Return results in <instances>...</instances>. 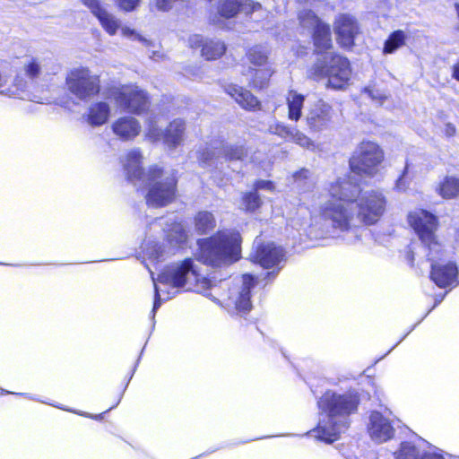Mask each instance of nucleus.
Instances as JSON below:
<instances>
[{
	"instance_id": "nucleus-1",
	"label": "nucleus",
	"mask_w": 459,
	"mask_h": 459,
	"mask_svg": "<svg viewBox=\"0 0 459 459\" xmlns=\"http://www.w3.org/2000/svg\"><path fill=\"white\" fill-rule=\"evenodd\" d=\"M328 201L321 207V214L332 226L347 230L359 223L375 224L385 211L386 199L378 190L362 191L351 175L339 178L330 184Z\"/></svg>"
},
{
	"instance_id": "nucleus-2",
	"label": "nucleus",
	"mask_w": 459,
	"mask_h": 459,
	"mask_svg": "<svg viewBox=\"0 0 459 459\" xmlns=\"http://www.w3.org/2000/svg\"><path fill=\"white\" fill-rule=\"evenodd\" d=\"M358 403V396L352 393L325 392L318 401L321 412L315 437L327 443L336 440L347 429L349 415L357 410Z\"/></svg>"
},
{
	"instance_id": "nucleus-3",
	"label": "nucleus",
	"mask_w": 459,
	"mask_h": 459,
	"mask_svg": "<svg viewBox=\"0 0 459 459\" xmlns=\"http://www.w3.org/2000/svg\"><path fill=\"white\" fill-rule=\"evenodd\" d=\"M240 242L241 238L238 232L220 231L200 243L198 259L212 266L233 263L239 257Z\"/></svg>"
},
{
	"instance_id": "nucleus-4",
	"label": "nucleus",
	"mask_w": 459,
	"mask_h": 459,
	"mask_svg": "<svg viewBox=\"0 0 459 459\" xmlns=\"http://www.w3.org/2000/svg\"><path fill=\"white\" fill-rule=\"evenodd\" d=\"M21 71L13 79L12 87H5L4 94L10 97L24 98L30 86L46 75L57 74L59 65L50 57L27 56L22 61Z\"/></svg>"
},
{
	"instance_id": "nucleus-5",
	"label": "nucleus",
	"mask_w": 459,
	"mask_h": 459,
	"mask_svg": "<svg viewBox=\"0 0 459 459\" xmlns=\"http://www.w3.org/2000/svg\"><path fill=\"white\" fill-rule=\"evenodd\" d=\"M309 76L315 80L327 78L328 88L342 90L351 77L350 62L340 55L325 53L309 69Z\"/></svg>"
},
{
	"instance_id": "nucleus-6",
	"label": "nucleus",
	"mask_w": 459,
	"mask_h": 459,
	"mask_svg": "<svg viewBox=\"0 0 459 459\" xmlns=\"http://www.w3.org/2000/svg\"><path fill=\"white\" fill-rule=\"evenodd\" d=\"M157 281L200 293L211 286L210 281L198 273L192 259L169 265L159 274Z\"/></svg>"
},
{
	"instance_id": "nucleus-7",
	"label": "nucleus",
	"mask_w": 459,
	"mask_h": 459,
	"mask_svg": "<svg viewBox=\"0 0 459 459\" xmlns=\"http://www.w3.org/2000/svg\"><path fill=\"white\" fill-rule=\"evenodd\" d=\"M177 182L174 170H164L158 166L151 167L145 181L141 183L148 187L147 204L154 207L170 204L176 196Z\"/></svg>"
},
{
	"instance_id": "nucleus-8",
	"label": "nucleus",
	"mask_w": 459,
	"mask_h": 459,
	"mask_svg": "<svg viewBox=\"0 0 459 459\" xmlns=\"http://www.w3.org/2000/svg\"><path fill=\"white\" fill-rule=\"evenodd\" d=\"M408 223L429 248V260L434 261L442 251L436 235L439 225L437 217L427 210L415 209L408 214Z\"/></svg>"
},
{
	"instance_id": "nucleus-9",
	"label": "nucleus",
	"mask_w": 459,
	"mask_h": 459,
	"mask_svg": "<svg viewBox=\"0 0 459 459\" xmlns=\"http://www.w3.org/2000/svg\"><path fill=\"white\" fill-rule=\"evenodd\" d=\"M384 160V152L374 142H362L350 160L351 173L373 177Z\"/></svg>"
},
{
	"instance_id": "nucleus-10",
	"label": "nucleus",
	"mask_w": 459,
	"mask_h": 459,
	"mask_svg": "<svg viewBox=\"0 0 459 459\" xmlns=\"http://www.w3.org/2000/svg\"><path fill=\"white\" fill-rule=\"evenodd\" d=\"M83 4L98 18L102 28L109 35H115L120 29L121 34L125 38L137 40L147 48L153 47V43L150 39L140 35L135 30L126 25H122L121 22L115 15L108 13L99 0H83Z\"/></svg>"
},
{
	"instance_id": "nucleus-11",
	"label": "nucleus",
	"mask_w": 459,
	"mask_h": 459,
	"mask_svg": "<svg viewBox=\"0 0 459 459\" xmlns=\"http://www.w3.org/2000/svg\"><path fill=\"white\" fill-rule=\"evenodd\" d=\"M67 90L81 100H89L100 91V78L92 74L86 67H75L69 70L65 76Z\"/></svg>"
},
{
	"instance_id": "nucleus-12",
	"label": "nucleus",
	"mask_w": 459,
	"mask_h": 459,
	"mask_svg": "<svg viewBox=\"0 0 459 459\" xmlns=\"http://www.w3.org/2000/svg\"><path fill=\"white\" fill-rule=\"evenodd\" d=\"M111 95L118 107L136 115L146 111L150 105L148 93L137 85H123Z\"/></svg>"
},
{
	"instance_id": "nucleus-13",
	"label": "nucleus",
	"mask_w": 459,
	"mask_h": 459,
	"mask_svg": "<svg viewBox=\"0 0 459 459\" xmlns=\"http://www.w3.org/2000/svg\"><path fill=\"white\" fill-rule=\"evenodd\" d=\"M254 286V278L250 274H244L240 285L230 290V295L225 302L229 310H236L238 313H247L251 309L250 290Z\"/></svg>"
},
{
	"instance_id": "nucleus-14",
	"label": "nucleus",
	"mask_w": 459,
	"mask_h": 459,
	"mask_svg": "<svg viewBox=\"0 0 459 459\" xmlns=\"http://www.w3.org/2000/svg\"><path fill=\"white\" fill-rule=\"evenodd\" d=\"M336 40L341 47L350 48L354 44V39L359 32L356 19L347 13L339 14L333 24Z\"/></svg>"
},
{
	"instance_id": "nucleus-15",
	"label": "nucleus",
	"mask_w": 459,
	"mask_h": 459,
	"mask_svg": "<svg viewBox=\"0 0 459 459\" xmlns=\"http://www.w3.org/2000/svg\"><path fill=\"white\" fill-rule=\"evenodd\" d=\"M188 44L192 48H202V56L207 60L218 59L226 51V45L223 41L204 39L198 34L190 36Z\"/></svg>"
},
{
	"instance_id": "nucleus-16",
	"label": "nucleus",
	"mask_w": 459,
	"mask_h": 459,
	"mask_svg": "<svg viewBox=\"0 0 459 459\" xmlns=\"http://www.w3.org/2000/svg\"><path fill=\"white\" fill-rule=\"evenodd\" d=\"M332 118V107L323 100H318L309 110L307 116V123L310 129L322 131L327 127Z\"/></svg>"
},
{
	"instance_id": "nucleus-17",
	"label": "nucleus",
	"mask_w": 459,
	"mask_h": 459,
	"mask_svg": "<svg viewBox=\"0 0 459 459\" xmlns=\"http://www.w3.org/2000/svg\"><path fill=\"white\" fill-rule=\"evenodd\" d=\"M368 433L377 443H383L394 437V429L390 421L377 411H373L369 418Z\"/></svg>"
},
{
	"instance_id": "nucleus-18",
	"label": "nucleus",
	"mask_w": 459,
	"mask_h": 459,
	"mask_svg": "<svg viewBox=\"0 0 459 459\" xmlns=\"http://www.w3.org/2000/svg\"><path fill=\"white\" fill-rule=\"evenodd\" d=\"M283 256L284 253L281 247H276L273 243H267L257 246L252 260L264 268H271L278 264Z\"/></svg>"
},
{
	"instance_id": "nucleus-19",
	"label": "nucleus",
	"mask_w": 459,
	"mask_h": 459,
	"mask_svg": "<svg viewBox=\"0 0 459 459\" xmlns=\"http://www.w3.org/2000/svg\"><path fill=\"white\" fill-rule=\"evenodd\" d=\"M430 278L440 288L450 286L457 281V266L452 262L446 264L432 262Z\"/></svg>"
},
{
	"instance_id": "nucleus-20",
	"label": "nucleus",
	"mask_w": 459,
	"mask_h": 459,
	"mask_svg": "<svg viewBox=\"0 0 459 459\" xmlns=\"http://www.w3.org/2000/svg\"><path fill=\"white\" fill-rule=\"evenodd\" d=\"M394 456L395 459H444L438 448L429 446L428 451L420 452L410 442L402 443Z\"/></svg>"
},
{
	"instance_id": "nucleus-21",
	"label": "nucleus",
	"mask_w": 459,
	"mask_h": 459,
	"mask_svg": "<svg viewBox=\"0 0 459 459\" xmlns=\"http://www.w3.org/2000/svg\"><path fill=\"white\" fill-rule=\"evenodd\" d=\"M142 155L138 150L130 151L125 160H123L124 169L126 171L128 180L134 185L145 181L147 173H144L142 169Z\"/></svg>"
},
{
	"instance_id": "nucleus-22",
	"label": "nucleus",
	"mask_w": 459,
	"mask_h": 459,
	"mask_svg": "<svg viewBox=\"0 0 459 459\" xmlns=\"http://www.w3.org/2000/svg\"><path fill=\"white\" fill-rule=\"evenodd\" d=\"M261 7L259 3L252 0H221L218 8L221 16L230 18L235 16L238 12L247 13H252Z\"/></svg>"
},
{
	"instance_id": "nucleus-23",
	"label": "nucleus",
	"mask_w": 459,
	"mask_h": 459,
	"mask_svg": "<svg viewBox=\"0 0 459 459\" xmlns=\"http://www.w3.org/2000/svg\"><path fill=\"white\" fill-rule=\"evenodd\" d=\"M269 132L276 134L283 139H288L303 148H310L313 146L312 141L303 133L295 128L289 127L282 123H273L269 126Z\"/></svg>"
},
{
	"instance_id": "nucleus-24",
	"label": "nucleus",
	"mask_w": 459,
	"mask_h": 459,
	"mask_svg": "<svg viewBox=\"0 0 459 459\" xmlns=\"http://www.w3.org/2000/svg\"><path fill=\"white\" fill-rule=\"evenodd\" d=\"M225 91L244 109L254 111L260 108V102L249 91L236 84H227Z\"/></svg>"
},
{
	"instance_id": "nucleus-25",
	"label": "nucleus",
	"mask_w": 459,
	"mask_h": 459,
	"mask_svg": "<svg viewBox=\"0 0 459 459\" xmlns=\"http://www.w3.org/2000/svg\"><path fill=\"white\" fill-rule=\"evenodd\" d=\"M114 134L121 140L129 141L135 138L141 132L139 121L133 117H122L112 125Z\"/></svg>"
},
{
	"instance_id": "nucleus-26",
	"label": "nucleus",
	"mask_w": 459,
	"mask_h": 459,
	"mask_svg": "<svg viewBox=\"0 0 459 459\" xmlns=\"http://www.w3.org/2000/svg\"><path fill=\"white\" fill-rule=\"evenodd\" d=\"M186 123L180 118L169 123L163 134V142L169 149H176L185 139Z\"/></svg>"
},
{
	"instance_id": "nucleus-27",
	"label": "nucleus",
	"mask_w": 459,
	"mask_h": 459,
	"mask_svg": "<svg viewBox=\"0 0 459 459\" xmlns=\"http://www.w3.org/2000/svg\"><path fill=\"white\" fill-rule=\"evenodd\" d=\"M109 115L110 107L107 102H96L89 107L86 121L91 126H100L108 121Z\"/></svg>"
},
{
	"instance_id": "nucleus-28",
	"label": "nucleus",
	"mask_w": 459,
	"mask_h": 459,
	"mask_svg": "<svg viewBox=\"0 0 459 459\" xmlns=\"http://www.w3.org/2000/svg\"><path fill=\"white\" fill-rule=\"evenodd\" d=\"M436 193L444 199H453L459 195V178L445 177L435 188Z\"/></svg>"
},
{
	"instance_id": "nucleus-29",
	"label": "nucleus",
	"mask_w": 459,
	"mask_h": 459,
	"mask_svg": "<svg viewBox=\"0 0 459 459\" xmlns=\"http://www.w3.org/2000/svg\"><path fill=\"white\" fill-rule=\"evenodd\" d=\"M313 39L316 48L319 51L326 50L332 47L331 30L329 25L319 24L313 30Z\"/></svg>"
},
{
	"instance_id": "nucleus-30",
	"label": "nucleus",
	"mask_w": 459,
	"mask_h": 459,
	"mask_svg": "<svg viewBox=\"0 0 459 459\" xmlns=\"http://www.w3.org/2000/svg\"><path fill=\"white\" fill-rule=\"evenodd\" d=\"M273 73V71L270 67L263 69L248 68V77L247 80L253 87L262 89L267 84Z\"/></svg>"
},
{
	"instance_id": "nucleus-31",
	"label": "nucleus",
	"mask_w": 459,
	"mask_h": 459,
	"mask_svg": "<svg viewBox=\"0 0 459 459\" xmlns=\"http://www.w3.org/2000/svg\"><path fill=\"white\" fill-rule=\"evenodd\" d=\"M220 153L226 160H243L247 156V151L243 145L220 143Z\"/></svg>"
},
{
	"instance_id": "nucleus-32",
	"label": "nucleus",
	"mask_w": 459,
	"mask_h": 459,
	"mask_svg": "<svg viewBox=\"0 0 459 459\" xmlns=\"http://www.w3.org/2000/svg\"><path fill=\"white\" fill-rule=\"evenodd\" d=\"M305 97L296 91H290L287 97L289 108V118L293 121H298L301 117V110Z\"/></svg>"
},
{
	"instance_id": "nucleus-33",
	"label": "nucleus",
	"mask_w": 459,
	"mask_h": 459,
	"mask_svg": "<svg viewBox=\"0 0 459 459\" xmlns=\"http://www.w3.org/2000/svg\"><path fill=\"white\" fill-rule=\"evenodd\" d=\"M195 230L205 234L215 227V219L212 212L207 211L199 212L195 217Z\"/></svg>"
},
{
	"instance_id": "nucleus-34",
	"label": "nucleus",
	"mask_w": 459,
	"mask_h": 459,
	"mask_svg": "<svg viewBox=\"0 0 459 459\" xmlns=\"http://www.w3.org/2000/svg\"><path fill=\"white\" fill-rule=\"evenodd\" d=\"M220 156V145L212 147L206 146L197 152V160L203 167L212 165L214 160L219 159Z\"/></svg>"
},
{
	"instance_id": "nucleus-35",
	"label": "nucleus",
	"mask_w": 459,
	"mask_h": 459,
	"mask_svg": "<svg viewBox=\"0 0 459 459\" xmlns=\"http://www.w3.org/2000/svg\"><path fill=\"white\" fill-rule=\"evenodd\" d=\"M405 42V34L402 30H396L393 32L388 39L385 43L384 52L386 54H391L394 52L397 48L404 45Z\"/></svg>"
},
{
	"instance_id": "nucleus-36",
	"label": "nucleus",
	"mask_w": 459,
	"mask_h": 459,
	"mask_svg": "<svg viewBox=\"0 0 459 459\" xmlns=\"http://www.w3.org/2000/svg\"><path fill=\"white\" fill-rule=\"evenodd\" d=\"M299 19L302 27L311 30L323 23L316 13L310 10L301 11L299 14Z\"/></svg>"
},
{
	"instance_id": "nucleus-37",
	"label": "nucleus",
	"mask_w": 459,
	"mask_h": 459,
	"mask_svg": "<svg viewBox=\"0 0 459 459\" xmlns=\"http://www.w3.org/2000/svg\"><path fill=\"white\" fill-rule=\"evenodd\" d=\"M247 58L252 65L255 66H263L266 65L268 56L264 48L255 46L249 49Z\"/></svg>"
},
{
	"instance_id": "nucleus-38",
	"label": "nucleus",
	"mask_w": 459,
	"mask_h": 459,
	"mask_svg": "<svg viewBox=\"0 0 459 459\" xmlns=\"http://www.w3.org/2000/svg\"><path fill=\"white\" fill-rule=\"evenodd\" d=\"M261 204V199L255 190V192L244 194L241 208L248 212H254L260 207Z\"/></svg>"
},
{
	"instance_id": "nucleus-39",
	"label": "nucleus",
	"mask_w": 459,
	"mask_h": 459,
	"mask_svg": "<svg viewBox=\"0 0 459 459\" xmlns=\"http://www.w3.org/2000/svg\"><path fill=\"white\" fill-rule=\"evenodd\" d=\"M167 238L172 244H180L186 240L187 235L182 224L175 223L168 231Z\"/></svg>"
},
{
	"instance_id": "nucleus-40",
	"label": "nucleus",
	"mask_w": 459,
	"mask_h": 459,
	"mask_svg": "<svg viewBox=\"0 0 459 459\" xmlns=\"http://www.w3.org/2000/svg\"><path fill=\"white\" fill-rule=\"evenodd\" d=\"M163 134L157 126V122L154 118L150 117L147 120V127L145 131V136L152 142H157L163 139Z\"/></svg>"
},
{
	"instance_id": "nucleus-41",
	"label": "nucleus",
	"mask_w": 459,
	"mask_h": 459,
	"mask_svg": "<svg viewBox=\"0 0 459 459\" xmlns=\"http://www.w3.org/2000/svg\"><path fill=\"white\" fill-rule=\"evenodd\" d=\"M295 181L298 183L300 188L304 190L309 189L313 185L314 181L311 178V173L307 169H302L294 175Z\"/></svg>"
},
{
	"instance_id": "nucleus-42",
	"label": "nucleus",
	"mask_w": 459,
	"mask_h": 459,
	"mask_svg": "<svg viewBox=\"0 0 459 459\" xmlns=\"http://www.w3.org/2000/svg\"><path fill=\"white\" fill-rule=\"evenodd\" d=\"M141 0H116L117 6L126 11H134L140 4Z\"/></svg>"
},
{
	"instance_id": "nucleus-43",
	"label": "nucleus",
	"mask_w": 459,
	"mask_h": 459,
	"mask_svg": "<svg viewBox=\"0 0 459 459\" xmlns=\"http://www.w3.org/2000/svg\"><path fill=\"white\" fill-rule=\"evenodd\" d=\"M407 170H408V163H406V165L404 167V170L403 172V175L396 181V187L399 190L404 191L409 186V181L404 177L405 174L407 173Z\"/></svg>"
},
{
	"instance_id": "nucleus-44",
	"label": "nucleus",
	"mask_w": 459,
	"mask_h": 459,
	"mask_svg": "<svg viewBox=\"0 0 459 459\" xmlns=\"http://www.w3.org/2000/svg\"><path fill=\"white\" fill-rule=\"evenodd\" d=\"M268 190V191H273L274 186L272 181L269 180H258L255 183V190Z\"/></svg>"
},
{
	"instance_id": "nucleus-45",
	"label": "nucleus",
	"mask_w": 459,
	"mask_h": 459,
	"mask_svg": "<svg viewBox=\"0 0 459 459\" xmlns=\"http://www.w3.org/2000/svg\"><path fill=\"white\" fill-rule=\"evenodd\" d=\"M152 281L154 283V290H155V296H154V304L152 308V313L154 314L155 311L159 308L160 306V290L156 284V280L152 277Z\"/></svg>"
},
{
	"instance_id": "nucleus-46",
	"label": "nucleus",
	"mask_w": 459,
	"mask_h": 459,
	"mask_svg": "<svg viewBox=\"0 0 459 459\" xmlns=\"http://www.w3.org/2000/svg\"><path fill=\"white\" fill-rule=\"evenodd\" d=\"M364 92L367 93L372 100H382L385 97L378 91L372 88H365Z\"/></svg>"
},
{
	"instance_id": "nucleus-47",
	"label": "nucleus",
	"mask_w": 459,
	"mask_h": 459,
	"mask_svg": "<svg viewBox=\"0 0 459 459\" xmlns=\"http://www.w3.org/2000/svg\"><path fill=\"white\" fill-rule=\"evenodd\" d=\"M149 56L154 61H159L164 58V54L160 50H150Z\"/></svg>"
},
{
	"instance_id": "nucleus-48",
	"label": "nucleus",
	"mask_w": 459,
	"mask_h": 459,
	"mask_svg": "<svg viewBox=\"0 0 459 459\" xmlns=\"http://www.w3.org/2000/svg\"><path fill=\"white\" fill-rule=\"evenodd\" d=\"M447 136H453L455 134V127L452 124H447L445 128Z\"/></svg>"
},
{
	"instance_id": "nucleus-49",
	"label": "nucleus",
	"mask_w": 459,
	"mask_h": 459,
	"mask_svg": "<svg viewBox=\"0 0 459 459\" xmlns=\"http://www.w3.org/2000/svg\"><path fill=\"white\" fill-rule=\"evenodd\" d=\"M452 76L454 79L459 82V60L453 65Z\"/></svg>"
},
{
	"instance_id": "nucleus-50",
	"label": "nucleus",
	"mask_w": 459,
	"mask_h": 459,
	"mask_svg": "<svg viewBox=\"0 0 459 459\" xmlns=\"http://www.w3.org/2000/svg\"><path fill=\"white\" fill-rule=\"evenodd\" d=\"M160 256H162V253L161 252L160 253H157L156 258H159Z\"/></svg>"
},
{
	"instance_id": "nucleus-51",
	"label": "nucleus",
	"mask_w": 459,
	"mask_h": 459,
	"mask_svg": "<svg viewBox=\"0 0 459 459\" xmlns=\"http://www.w3.org/2000/svg\"><path fill=\"white\" fill-rule=\"evenodd\" d=\"M83 3V0H81Z\"/></svg>"
}]
</instances>
